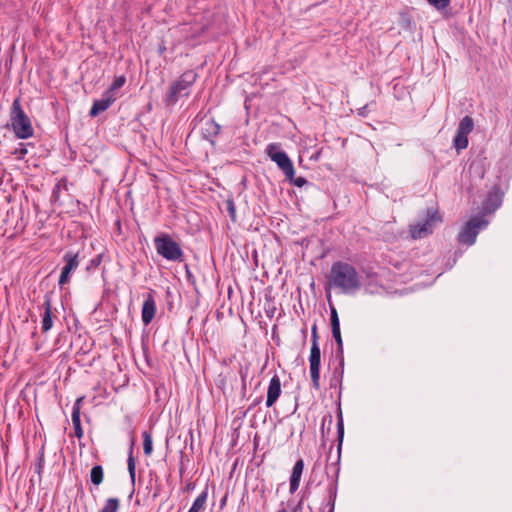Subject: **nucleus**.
Segmentation results:
<instances>
[{
    "mask_svg": "<svg viewBox=\"0 0 512 512\" xmlns=\"http://www.w3.org/2000/svg\"><path fill=\"white\" fill-rule=\"evenodd\" d=\"M328 283L343 294H354L361 288V276L351 264L337 261L331 266Z\"/></svg>",
    "mask_w": 512,
    "mask_h": 512,
    "instance_id": "f257e3e1",
    "label": "nucleus"
},
{
    "mask_svg": "<svg viewBox=\"0 0 512 512\" xmlns=\"http://www.w3.org/2000/svg\"><path fill=\"white\" fill-rule=\"evenodd\" d=\"M197 73L194 70L185 71L178 80L173 82L165 97L164 102L167 106L175 105L181 97H186L190 94V88L197 80Z\"/></svg>",
    "mask_w": 512,
    "mask_h": 512,
    "instance_id": "f03ea898",
    "label": "nucleus"
},
{
    "mask_svg": "<svg viewBox=\"0 0 512 512\" xmlns=\"http://www.w3.org/2000/svg\"><path fill=\"white\" fill-rule=\"evenodd\" d=\"M337 430H338V441H339L338 460L336 463H333L326 468V474L328 477H330V472H331V470H333V475L331 476L332 480L327 487V506L329 507V511H334V509H335V501H336L337 492H338V477H339V471H340L339 458H340L341 445H342L343 437H344V425H343V419H342L341 414H340V417L337 422Z\"/></svg>",
    "mask_w": 512,
    "mask_h": 512,
    "instance_id": "7ed1b4c3",
    "label": "nucleus"
},
{
    "mask_svg": "<svg viewBox=\"0 0 512 512\" xmlns=\"http://www.w3.org/2000/svg\"><path fill=\"white\" fill-rule=\"evenodd\" d=\"M10 121L15 136L27 139L33 136L34 129L31 120L21 107L20 99L16 98L11 106Z\"/></svg>",
    "mask_w": 512,
    "mask_h": 512,
    "instance_id": "20e7f679",
    "label": "nucleus"
},
{
    "mask_svg": "<svg viewBox=\"0 0 512 512\" xmlns=\"http://www.w3.org/2000/svg\"><path fill=\"white\" fill-rule=\"evenodd\" d=\"M154 246L158 255L171 262H182L184 252L171 235L162 233L154 238Z\"/></svg>",
    "mask_w": 512,
    "mask_h": 512,
    "instance_id": "39448f33",
    "label": "nucleus"
},
{
    "mask_svg": "<svg viewBox=\"0 0 512 512\" xmlns=\"http://www.w3.org/2000/svg\"><path fill=\"white\" fill-rule=\"evenodd\" d=\"M442 222L438 210L429 207L425 210L424 217L415 224L409 226V232L413 239H422L432 234L434 227Z\"/></svg>",
    "mask_w": 512,
    "mask_h": 512,
    "instance_id": "423d86ee",
    "label": "nucleus"
},
{
    "mask_svg": "<svg viewBox=\"0 0 512 512\" xmlns=\"http://www.w3.org/2000/svg\"><path fill=\"white\" fill-rule=\"evenodd\" d=\"M266 154L282 170L286 179H292L295 173L293 163L279 143H270L265 149Z\"/></svg>",
    "mask_w": 512,
    "mask_h": 512,
    "instance_id": "0eeeda50",
    "label": "nucleus"
},
{
    "mask_svg": "<svg viewBox=\"0 0 512 512\" xmlns=\"http://www.w3.org/2000/svg\"><path fill=\"white\" fill-rule=\"evenodd\" d=\"M488 221L483 217H473L465 223L462 230L458 234V242L471 246L475 243L476 237L480 230L488 226Z\"/></svg>",
    "mask_w": 512,
    "mask_h": 512,
    "instance_id": "6e6552de",
    "label": "nucleus"
},
{
    "mask_svg": "<svg viewBox=\"0 0 512 512\" xmlns=\"http://www.w3.org/2000/svg\"><path fill=\"white\" fill-rule=\"evenodd\" d=\"M310 376L312 381V387L315 390L320 389V364H321V352L319 344L311 345L310 356Z\"/></svg>",
    "mask_w": 512,
    "mask_h": 512,
    "instance_id": "1a4fd4ad",
    "label": "nucleus"
},
{
    "mask_svg": "<svg viewBox=\"0 0 512 512\" xmlns=\"http://www.w3.org/2000/svg\"><path fill=\"white\" fill-rule=\"evenodd\" d=\"M63 260L65 262V265L62 267V271L58 281L60 286H63L70 281L71 272L78 267V253L67 251L63 256Z\"/></svg>",
    "mask_w": 512,
    "mask_h": 512,
    "instance_id": "9d476101",
    "label": "nucleus"
},
{
    "mask_svg": "<svg viewBox=\"0 0 512 512\" xmlns=\"http://www.w3.org/2000/svg\"><path fill=\"white\" fill-rule=\"evenodd\" d=\"M117 99L116 95H112L111 92H104L101 99L95 100L89 111L91 117H96L99 113L107 110Z\"/></svg>",
    "mask_w": 512,
    "mask_h": 512,
    "instance_id": "9b49d317",
    "label": "nucleus"
},
{
    "mask_svg": "<svg viewBox=\"0 0 512 512\" xmlns=\"http://www.w3.org/2000/svg\"><path fill=\"white\" fill-rule=\"evenodd\" d=\"M156 314V302L152 293H148L141 311L142 322L144 325H148L153 320Z\"/></svg>",
    "mask_w": 512,
    "mask_h": 512,
    "instance_id": "f8f14e48",
    "label": "nucleus"
},
{
    "mask_svg": "<svg viewBox=\"0 0 512 512\" xmlns=\"http://www.w3.org/2000/svg\"><path fill=\"white\" fill-rule=\"evenodd\" d=\"M281 395V381L278 375H274L270 379L267 390L266 406L272 407Z\"/></svg>",
    "mask_w": 512,
    "mask_h": 512,
    "instance_id": "ddd939ff",
    "label": "nucleus"
},
{
    "mask_svg": "<svg viewBox=\"0 0 512 512\" xmlns=\"http://www.w3.org/2000/svg\"><path fill=\"white\" fill-rule=\"evenodd\" d=\"M221 126L214 120H206L201 128V133L204 139L209 141L212 145L215 144V138L219 135Z\"/></svg>",
    "mask_w": 512,
    "mask_h": 512,
    "instance_id": "4468645a",
    "label": "nucleus"
},
{
    "mask_svg": "<svg viewBox=\"0 0 512 512\" xmlns=\"http://www.w3.org/2000/svg\"><path fill=\"white\" fill-rule=\"evenodd\" d=\"M44 312L42 314V320H41V330L43 333L48 332L52 326H53V319H52V303L51 298L49 295H45L44 297Z\"/></svg>",
    "mask_w": 512,
    "mask_h": 512,
    "instance_id": "2eb2a0df",
    "label": "nucleus"
},
{
    "mask_svg": "<svg viewBox=\"0 0 512 512\" xmlns=\"http://www.w3.org/2000/svg\"><path fill=\"white\" fill-rule=\"evenodd\" d=\"M304 469V461L303 459H298L292 469V474L290 477V493H294L298 490L300 486L301 476Z\"/></svg>",
    "mask_w": 512,
    "mask_h": 512,
    "instance_id": "dca6fc26",
    "label": "nucleus"
},
{
    "mask_svg": "<svg viewBox=\"0 0 512 512\" xmlns=\"http://www.w3.org/2000/svg\"><path fill=\"white\" fill-rule=\"evenodd\" d=\"M502 196L497 191H490L483 202V210L486 213H493L500 207Z\"/></svg>",
    "mask_w": 512,
    "mask_h": 512,
    "instance_id": "f3484780",
    "label": "nucleus"
},
{
    "mask_svg": "<svg viewBox=\"0 0 512 512\" xmlns=\"http://www.w3.org/2000/svg\"><path fill=\"white\" fill-rule=\"evenodd\" d=\"M208 498V487H206L194 500L192 506L188 512H201L205 509V505Z\"/></svg>",
    "mask_w": 512,
    "mask_h": 512,
    "instance_id": "a211bd4d",
    "label": "nucleus"
},
{
    "mask_svg": "<svg viewBox=\"0 0 512 512\" xmlns=\"http://www.w3.org/2000/svg\"><path fill=\"white\" fill-rule=\"evenodd\" d=\"M83 400H84V397L77 398L73 405V408H72L71 418H72V423H73L74 428L81 426L80 414H81V404H82Z\"/></svg>",
    "mask_w": 512,
    "mask_h": 512,
    "instance_id": "6ab92c4d",
    "label": "nucleus"
},
{
    "mask_svg": "<svg viewBox=\"0 0 512 512\" xmlns=\"http://www.w3.org/2000/svg\"><path fill=\"white\" fill-rule=\"evenodd\" d=\"M474 128V121L470 116L463 117L458 125L457 132L469 135Z\"/></svg>",
    "mask_w": 512,
    "mask_h": 512,
    "instance_id": "aec40b11",
    "label": "nucleus"
},
{
    "mask_svg": "<svg viewBox=\"0 0 512 512\" xmlns=\"http://www.w3.org/2000/svg\"><path fill=\"white\" fill-rule=\"evenodd\" d=\"M104 472L101 465H95L90 471V479L94 485H100L103 482Z\"/></svg>",
    "mask_w": 512,
    "mask_h": 512,
    "instance_id": "412c9836",
    "label": "nucleus"
},
{
    "mask_svg": "<svg viewBox=\"0 0 512 512\" xmlns=\"http://www.w3.org/2000/svg\"><path fill=\"white\" fill-rule=\"evenodd\" d=\"M453 145L457 152H460L461 150L466 149L468 146V136L465 134L456 132V135L453 140Z\"/></svg>",
    "mask_w": 512,
    "mask_h": 512,
    "instance_id": "4be33fe9",
    "label": "nucleus"
},
{
    "mask_svg": "<svg viewBox=\"0 0 512 512\" xmlns=\"http://www.w3.org/2000/svg\"><path fill=\"white\" fill-rule=\"evenodd\" d=\"M143 436V452L146 456L151 455L153 451V441L152 436L149 432L144 431L142 433Z\"/></svg>",
    "mask_w": 512,
    "mask_h": 512,
    "instance_id": "5701e85b",
    "label": "nucleus"
},
{
    "mask_svg": "<svg viewBox=\"0 0 512 512\" xmlns=\"http://www.w3.org/2000/svg\"><path fill=\"white\" fill-rule=\"evenodd\" d=\"M119 499L118 498H108L103 506V508L99 512H117L119 509Z\"/></svg>",
    "mask_w": 512,
    "mask_h": 512,
    "instance_id": "b1692460",
    "label": "nucleus"
},
{
    "mask_svg": "<svg viewBox=\"0 0 512 512\" xmlns=\"http://www.w3.org/2000/svg\"><path fill=\"white\" fill-rule=\"evenodd\" d=\"M126 82V77L124 75L115 77L113 83L106 90V92H111L112 95H116V90L121 88Z\"/></svg>",
    "mask_w": 512,
    "mask_h": 512,
    "instance_id": "393cba45",
    "label": "nucleus"
},
{
    "mask_svg": "<svg viewBox=\"0 0 512 512\" xmlns=\"http://www.w3.org/2000/svg\"><path fill=\"white\" fill-rule=\"evenodd\" d=\"M44 464H45L44 446H42L38 453L37 463L35 465V472L39 475V477H41V474H42V471L44 468Z\"/></svg>",
    "mask_w": 512,
    "mask_h": 512,
    "instance_id": "a878e982",
    "label": "nucleus"
},
{
    "mask_svg": "<svg viewBox=\"0 0 512 512\" xmlns=\"http://www.w3.org/2000/svg\"><path fill=\"white\" fill-rule=\"evenodd\" d=\"M398 24L405 30H410L411 29V25H412V21L410 19V17L408 16V14L406 13H400L399 15V20H398Z\"/></svg>",
    "mask_w": 512,
    "mask_h": 512,
    "instance_id": "bb28decb",
    "label": "nucleus"
},
{
    "mask_svg": "<svg viewBox=\"0 0 512 512\" xmlns=\"http://www.w3.org/2000/svg\"><path fill=\"white\" fill-rule=\"evenodd\" d=\"M127 466H128V472H129L131 481H132V483H134L135 482V460L132 455V451H130V454L128 456Z\"/></svg>",
    "mask_w": 512,
    "mask_h": 512,
    "instance_id": "cd10ccee",
    "label": "nucleus"
},
{
    "mask_svg": "<svg viewBox=\"0 0 512 512\" xmlns=\"http://www.w3.org/2000/svg\"><path fill=\"white\" fill-rule=\"evenodd\" d=\"M331 329H332L333 338L335 339V341H336V343L338 345V351H339V353L342 354V352H343V342H342L340 327H335V328H331Z\"/></svg>",
    "mask_w": 512,
    "mask_h": 512,
    "instance_id": "c85d7f7f",
    "label": "nucleus"
},
{
    "mask_svg": "<svg viewBox=\"0 0 512 512\" xmlns=\"http://www.w3.org/2000/svg\"><path fill=\"white\" fill-rule=\"evenodd\" d=\"M431 6L437 10H443L450 4V0H426Z\"/></svg>",
    "mask_w": 512,
    "mask_h": 512,
    "instance_id": "c756f323",
    "label": "nucleus"
},
{
    "mask_svg": "<svg viewBox=\"0 0 512 512\" xmlns=\"http://www.w3.org/2000/svg\"><path fill=\"white\" fill-rule=\"evenodd\" d=\"M28 153L26 144L19 143L18 147L15 148V150L12 152L13 155H15L18 159L24 158V156Z\"/></svg>",
    "mask_w": 512,
    "mask_h": 512,
    "instance_id": "7c9ffc66",
    "label": "nucleus"
},
{
    "mask_svg": "<svg viewBox=\"0 0 512 512\" xmlns=\"http://www.w3.org/2000/svg\"><path fill=\"white\" fill-rule=\"evenodd\" d=\"M330 322H331V328L340 327V321L338 317V313L335 307H330Z\"/></svg>",
    "mask_w": 512,
    "mask_h": 512,
    "instance_id": "2f4dec72",
    "label": "nucleus"
},
{
    "mask_svg": "<svg viewBox=\"0 0 512 512\" xmlns=\"http://www.w3.org/2000/svg\"><path fill=\"white\" fill-rule=\"evenodd\" d=\"M226 208H227V211H228L229 216L231 217L232 221H235V219H236V208H235L234 201L231 200V199H228L226 201Z\"/></svg>",
    "mask_w": 512,
    "mask_h": 512,
    "instance_id": "473e14b6",
    "label": "nucleus"
},
{
    "mask_svg": "<svg viewBox=\"0 0 512 512\" xmlns=\"http://www.w3.org/2000/svg\"><path fill=\"white\" fill-rule=\"evenodd\" d=\"M287 180L297 187H303L304 185L308 184V181L306 178H304V177H296L295 178V175L293 176L292 179H287Z\"/></svg>",
    "mask_w": 512,
    "mask_h": 512,
    "instance_id": "72a5a7b5",
    "label": "nucleus"
},
{
    "mask_svg": "<svg viewBox=\"0 0 512 512\" xmlns=\"http://www.w3.org/2000/svg\"><path fill=\"white\" fill-rule=\"evenodd\" d=\"M311 338H312L311 339V342H312L311 345H313L314 343L318 344L317 327H316L315 324L312 326V329H311Z\"/></svg>",
    "mask_w": 512,
    "mask_h": 512,
    "instance_id": "f704fd0d",
    "label": "nucleus"
},
{
    "mask_svg": "<svg viewBox=\"0 0 512 512\" xmlns=\"http://www.w3.org/2000/svg\"><path fill=\"white\" fill-rule=\"evenodd\" d=\"M101 261L102 255H98L90 261V265L93 267H97L98 265H100Z\"/></svg>",
    "mask_w": 512,
    "mask_h": 512,
    "instance_id": "c9c22d12",
    "label": "nucleus"
},
{
    "mask_svg": "<svg viewBox=\"0 0 512 512\" xmlns=\"http://www.w3.org/2000/svg\"><path fill=\"white\" fill-rule=\"evenodd\" d=\"M83 429L82 426H78L74 428V434L78 439H81L83 437Z\"/></svg>",
    "mask_w": 512,
    "mask_h": 512,
    "instance_id": "e433bc0d",
    "label": "nucleus"
},
{
    "mask_svg": "<svg viewBox=\"0 0 512 512\" xmlns=\"http://www.w3.org/2000/svg\"><path fill=\"white\" fill-rule=\"evenodd\" d=\"M368 105H365L357 110L358 115L360 116H366Z\"/></svg>",
    "mask_w": 512,
    "mask_h": 512,
    "instance_id": "4c0bfd02",
    "label": "nucleus"
},
{
    "mask_svg": "<svg viewBox=\"0 0 512 512\" xmlns=\"http://www.w3.org/2000/svg\"><path fill=\"white\" fill-rule=\"evenodd\" d=\"M15 229H17V230H18L17 232H21V231H23L24 226L22 225L21 227H18V225H16V226H15Z\"/></svg>",
    "mask_w": 512,
    "mask_h": 512,
    "instance_id": "58836bf2",
    "label": "nucleus"
},
{
    "mask_svg": "<svg viewBox=\"0 0 512 512\" xmlns=\"http://www.w3.org/2000/svg\"><path fill=\"white\" fill-rule=\"evenodd\" d=\"M186 489H187V490L193 489L192 484H191V483L187 484Z\"/></svg>",
    "mask_w": 512,
    "mask_h": 512,
    "instance_id": "ea45409f",
    "label": "nucleus"
},
{
    "mask_svg": "<svg viewBox=\"0 0 512 512\" xmlns=\"http://www.w3.org/2000/svg\"><path fill=\"white\" fill-rule=\"evenodd\" d=\"M277 512H287V510H286L285 508H282V509H280V510H279V511H277Z\"/></svg>",
    "mask_w": 512,
    "mask_h": 512,
    "instance_id": "a19ab883",
    "label": "nucleus"
},
{
    "mask_svg": "<svg viewBox=\"0 0 512 512\" xmlns=\"http://www.w3.org/2000/svg\"><path fill=\"white\" fill-rule=\"evenodd\" d=\"M332 423V416H329V424Z\"/></svg>",
    "mask_w": 512,
    "mask_h": 512,
    "instance_id": "79ce46f5",
    "label": "nucleus"
},
{
    "mask_svg": "<svg viewBox=\"0 0 512 512\" xmlns=\"http://www.w3.org/2000/svg\"><path fill=\"white\" fill-rule=\"evenodd\" d=\"M182 473H183V468L181 467L180 468V475H182Z\"/></svg>",
    "mask_w": 512,
    "mask_h": 512,
    "instance_id": "37998d69",
    "label": "nucleus"
},
{
    "mask_svg": "<svg viewBox=\"0 0 512 512\" xmlns=\"http://www.w3.org/2000/svg\"><path fill=\"white\" fill-rule=\"evenodd\" d=\"M328 512H334V511H329V510H328Z\"/></svg>",
    "mask_w": 512,
    "mask_h": 512,
    "instance_id": "c03bdc74",
    "label": "nucleus"
}]
</instances>
